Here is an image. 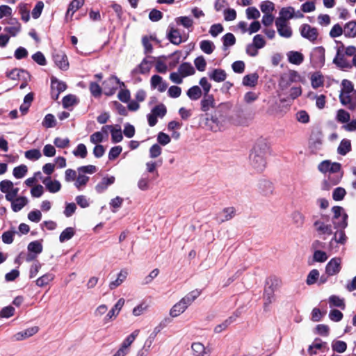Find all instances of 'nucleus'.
I'll use <instances>...</instances> for the list:
<instances>
[{
  "mask_svg": "<svg viewBox=\"0 0 356 356\" xmlns=\"http://www.w3.org/2000/svg\"><path fill=\"white\" fill-rule=\"evenodd\" d=\"M325 48L322 46L314 47L310 54V62L314 68H321L325 65Z\"/></svg>",
  "mask_w": 356,
  "mask_h": 356,
  "instance_id": "20e7f679",
  "label": "nucleus"
},
{
  "mask_svg": "<svg viewBox=\"0 0 356 356\" xmlns=\"http://www.w3.org/2000/svg\"><path fill=\"white\" fill-rule=\"evenodd\" d=\"M67 89V84L59 81L56 77L51 78V97L54 100H57L61 92Z\"/></svg>",
  "mask_w": 356,
  "mask_h": 356,
  "instance_id": "1a4fd4ad",
  "label": "nucleus"
},
{
  "mask_svg": "<svg viewBox=\"0 0 356 356\" xmlns=\"http://www.w3.org/2000/svg\"><path fill=\"white\" fill-rule=\"evenodd\" d=\"M149 58H151L153 60L156 59V58L150 57V56L149 57ZM152 63V61L148 60V57L143 58V60L141 61V63L131 70V74L132 77H135L136 75H137L138 74H148L151 70Z\"/></svg>",
  "mask_w": 356,
  "mask_h": 356,
  "instance_id": "9b49d317",
  "label": "nucleus"
},
{
  "mask_svg": "<svg viewBox=\"0 0 356 356\" xmlns=\"http://www.w3.org/2000/svg\"><path fill=\"white\" fill-rule=\"evenodd\" d=\"M275 26L278 32V34L285 38H289L292 36L293 31L290 26H289L287 22H284L280 19L275 20Z\"/></svg>",
  "mask_w": 356,
  "mask_h": 356,
  "instance_id": "ddd939ff",
  "label": "nucleus"
},
{
  "mask_svg": "<svg viewBox=\"0 0 356 356\" xmlns=\"http://www.w3.org/2000/svg\"><path fill=\"white\" fill-rule=\"evenodd\" d=\"M72 153L76 157L86 158L88 154L86 146L83 143H80L73 150Z\"/></svg>",
  "mask_w": 356,
  "mask_h": 356,
  "instance_id": "052dcab7",
  "label": "nucleus"
},
{
  "mask_svg": "<svg viewBox=\"0 0 356 356\" xmlns=\"http://www.w3.org/2000/svg\"><path fill=\"white\" fill-rule=\"evenodd\" d=\"M351 151V142L349 139L344 138L341 140L337 148V153L345 156Z\"/></svg>",
  "mask_w": 356,
  "mask_h": 356,
  "instance_id": "72a5a7b5",
  "label": "nucleus"
},
{
  "mask_svg": "<svg viewBox=\"0 0 356 356\" xmlns=\"http://www.w3.org/2000/svg\"><path fill=\"white\" fill-rule=\"evenodd\" d=\"M312 219L314 221L313 225L318 235L329 236L332 234V225L330 222V216L329 215L321 213L319 216H313Z\"/></svg>",
  "mask_w": 356,
  "mask_h": 356,
  "instance_id": "f03ea898",
  "label": "nucleus"
},
{
  "mask_svg": "<svg viewBox=\"0 0 356 356\" xmlns=\"http://www.w3.org/2000/svg\"><path fill=\"white\" fill-rule=\"evenodd\" d=\"M84 0H73L69 5L66 15L67 16L70 13L72 15L78 9L83 6Z\"/></svg>",
  "mask_w": 356,
  "mask_h": 356,
  "instance_id": "3c124183",
  "label": "nucleus"
},
{
  "mask_svg": "<svg viewBox=\"0 0 356 356\" xmlns=\"http://www.w3.org/2000/svg\"><path fill=\"white\" fill-rule=\"evenodd\" d=\"M294 13L295 10L291 6L282 8L280 11V17L277 19L287 22L288 19H292L294 17Z\"/></svg>",
  "mask_w": 356,
  "mask_h": 356,
  "instance_id": "c9c22d12",
  "label": "nucleus"
},
{
  "mask_svg": "<svg viewBox=\"0 0 356 356\" xmlns=\"http://www.w3.org/2000/svg\"><path fill=\"white\" fill-rule=\"evenodd\" d=\"M215 106V99L213 95H204L200 102V108L203 112H207L211 108Z\"/></svg>",
  "mask_w": 356,
  "mask_h": 356,
  "instance_id": "412c9836",
  "label": "nucleus"
},
{
  "mask_svg": "<svg viewBox=\"0 0 356 356\" xmlns=\"http://www.w3.org/2000/svg\"><path fill=\"white\" fill-rule=\"evenodd\" d=\"M202 293V291L195 289L189 292L180 301L188 308Z\"/></svg>",
  "mask_w": 356,
  "mask_h": 356,
  "instance_id": "393cba45",
  "label": "nucleus"
},
{
  "mask_svg": "<svg viewBox=\"0 0 356 356\" xmlns=\"http://www.w3.org/2000/svg\"><path fill=\"white\" fill-rule=\"evenodd\" d=\"M178 71L181 76L184 77L193 75L195 73V70L191 63L188 62L181 63L178 68Z\"/></svg>",
  "mask_w": 356,
  "mask_h": 356,
  "instance_id": "cd10ccee",
  "label": "nucleus"
},
{
  "mask_svg": "<svg viewBox=\"0 0 356 356\" xmlns=\"http://www.w3.org/2000/svg\"><path fill=\"white\" fill-rule=\"evenodd\" d=\"M300 35L302 38L308 40L309 41L314 43L318 36V29L316 27H312L308 24H303L300 27Z\"/></svg>",
  "mask_w": 356,
  "mask_h": 356,
  "instance_id": "6e6552de",
  "label": "nucleus"
},
{
  "mask_svg": "<svg viewBox=\"0 0 356 356\" xmlns=\"http://www.w3.org/2000/svg\"><path fill=\"white\" fill-rule=\"evenodd\" d=\"M221 112V108L218 107L215 110L214 113L211 115L210 118H207V124L211 127L212 131L216 132L220 131L223 127V119L222 117L218 116V114Z\"/></svg>",
  "mask_w": 356,
  "mask_h": 356,
  "instance_id": "9d476101",
  "label": "nucleus"
},
{
  "mask_svg": "<svg viewBox=\"0 0 356 356\" xmlns=\"http://www.w3.org/2000/svg\"><path fill=\"white\" fill-rule=\"evenodd\" d=\"M341 50L339 49L337 51L336 56L333 59V63L341 70L351 69L353 67V65L345 58L344 54H341L339 52Z\"/></svg>",
  "mask_w": 356,
  "mask_h": 356,
  "instance_id": "f3484780",
  "label": "nucleus"
},
{
  "mask_svg": "<svg viewBox=\"0 0 356 356\" xmlns=\"http://www.w3.org/2000/svg\"><path fill=\"white\" fill-rule=\"evenodd\" d=\"M55 277L54 274L51 273H47L42 276L38 277L36 281L35 284L38 286L43 287L47 286L49 282H51Z\"/></svg>",
  "mask_w": 356,
  "mask_h": 356,
  "instance_id": "4c0bfd02",
  "label": "nucleus"
},
{
  "mask_svg": "<svg viewBox=\"0 0 356 356\" xmlns=\"http://www.w3.org/2000/svg\"><path fill=\"white\" fill-rule=\"evenodd\" d=\"M187 309L186 306L184 305L180 300L177 302L173 307L171 308L170 311V315L172 317H177L179 316L181 314L184 313Z\"/></svg>",
  "mask_w": 356,
  "mask_h": 356,
  "instance_id": "58836bf2",
  "label": "nucleus"
},
{
  "mask_svg": "<svg viewBox=\"0 0 356 356\" xmlns=\"http://www.w3.org/2000/svg\"><path fill=\"white\" fill-rule=\"evenodd\" d=\"M74 234L75 231L73 227H67L60 233L59 236V241L60 243H64L71 239Z\"/></svg>",
  "mask_w": 356,
  "mask_h": 356,
  "instance_id": "a18cd8bd",
  "label": "nucleus"
},
{
  "mask_svg": "<svg viewBox=\"0 0 356 356\" xmlns=\"http://www.w3.org/2000/svg\"><path fill=\"white\" fill-rule=\"evenodd\" d=\"M223 49H227L228 47H232L236 43V38L232 33H227L222 37Z\"/></svg>",
  "mask_w": 356,
  "mask_h": 356,
  "instance_id": "c03bdc74",
  "label": "nucleus"
},
{
  "mask_svg": "<svg viewBox=\"0 0 356 356\" xmlns=\"http://www.w3.org/2000/svg\"><path fill=\"white\" fill-rule=\"evenodd\" d=\"M63 106L65 108H67L73 105L77 104L76 97L74 95H65L62 99Z\"/></svg>",
  "mask_w": 356,
  "mask_h": 356,
  "instance_id": "6e6d98bb",
  "label": "nucleus"
},
{
  "mask_svg": "<svg viewBox=\"0 0 356 356\" xmlns=\"http://www.w3.org/2000/svg\"><path fill=\"white\" fill-rule=\"evenodd\" d=\"M293 224L297 227H302L305 224V217L300 211H295L291 213Z\"/></svg>",
  "mask_w": 356,
  "mask_h": 356,
  "instance_id": "ea45409f",
  "label": "nucleus"
},
{
  "mask_svg": "<svg viewBox=\"0 0 356 356\" xmlns=\"http://www.w3.org/2000/svg\"><path fill=\"white\" fill-rule=\"evenodd\" d=\"M270 154V147L263 140H259L253 147L250 156V162L252 167L257 172H262L266 167V156Z\"/></svg>",
  "mask_w": 356,
  "mask_h": 356,
  "instance_id": "f257e3e1",
  "label": "nucleus"
},
{
  "mask_svg": "<svg viewBox=\"0 0 356 356\" xmlns=\"http://www.w3.org/2000/svg\"><path fill=\"white\" fill-rule=\"evenodd\" d=\"M17 233L15 230L4 232L1 236L2 241L5 244H11L14 241V235Z\"/></svg>",
  "mask_w": 356,
  "mask_h": 356,
  "instance_id": "338daca9",
  "label": "nucleus"
},
{
  "mask_svg": "<svg viewBox=\"0 0 356 356\" xmlns=\"http://www.w3.org/2000/svg\"><path fill=\"white\" fill-rule=\"evenodd\" d=\"M43 184L45 185L47 189L50 193H56L60 190L61 184L58 180L52 181L51 180L50 177H48L45 178L42 181Z\"/></svg>",
  "mask_w": 356,
  "mask_h": 356,
  "instance_id": "bb28decb",
  "label": "nucleus"
},
{
  "mask_svg": "<svg viewBox=\"0 0 356 356\" xmlns=\"http://www.w3.org/2000/svg\"><path fill=\"white\" fill-rule=\"evenodd\" d=\"M341 259L339 257H334L330 259L325 266V273L328 275H335L341 270Z\"/></svg>",
  "mask_w": 356,
  "mask_h": 356,
  "instance_id": "4468645a",
  "label": "nucleus"
},
{
  "mask_svg": "<svg viewBox=\"0 0 356 356\" xmlns=\"http://www.w3.org/2000/svg\"><path fill=\"white\" fill-rule=\"evenodd\" d=\"M53 59L55 64L62 70H67L69 67V63L67 56L62 53H56L53 55Z\"/></svg>",
  "mask_w": 356,
  "mask_h": 356,
  "instance_id": "aec40b11",
  "label": "nucleus"
},
{
  "mask_svg": "<svg viewBox=\"0 0 356 356\" xmlns=\"http://www.w3.org/2000/svg\"><path fill=\"white\" fill-rule=\"evenodd\" d=\"M319 271L317 269H312L307 276L306 283L307 285H313L318 283Z\"/></svg>",
  "mask_w": 356,
  "mask_h": 356,
  "instance_id": "8fccbe9b",
  "label": "nucleus"
},
{
  "mask_svg": "<svg viewBox=\"0 0 356 356\" xmlns=\"http://www.w3.org/2000/svg\"><path fill=\"white\" fill-rule=\"evenodd\" d=\"M344 36L349 38L356 37V21H350L344 25Z\"/></svg>",
  "mask_w": 356,
  "mask_h": 356,
  "instance_id": "c756f323",
  "label": "nucleus"
},
{
  "mask_svg": "<svg viewBox=\"0 0 356 356\" xmlns=\"http://www.w3.org/2000/svg\"><path fill=\"white\" fill-rule=\"evenodd\" d=\"M288 61L293 65H300L304 61V55L297 51H290L286 54Z\"/></svg>",
  "mask_w": 356,
  "mask_h": 356,
  "instance_id": "5701e85b",
  "label": "nucleus"
},
{
  "mask_svg": "<svg viewBox=\"0 0 356 356\" xmlns=\"http://www.w3.org/2000/svg\"><path fill=\"white\" fill-rule=\"evenodd\" d=\"M38 330H39V328L37 326L29 327L23 331L17 332L15 334H14L13 339L15 341L24 340L25 339H27L30 337L33 336L38 332Z\"/></svg>",
  "mask_w": 356,
  "mask_h": 356,
  "instance_id": "6ab92c4d",
  "label": "nucleus"
},
{
  "mask_svg": "<svg viewBox=\"0 0 356 356\" xmlns=\"http://www.w3.org/2000/svg\"><path fill=\"white\" fill-rule=\"evenodd\" d=\"M214 43L209 40H204L200 42V49L207 54H211L215 49Z\"/></svg>",
  "mask_w": 356,
  "mask_h": 356,
  "instance_id": "a19ab883",
  "label": "nucleus"
},
{
  "mask_svg": "<svg viewBox=\"0 0 356 356\" xmlns=\"http://www.w3.org/2000/svg\"><path fill=\"white\" fill-rule=\"evenodd\" d=\"M293 83L291 82V80L288 77L286 74H283L280 76V78L278 81V87L280 90H286Z\"/></svg>",
  "mask_w": 356,
  "mask_h": 356,
  "instance_id": "4d7b16f0",
  "label": "nucleus"
},
{
  "mask_svg": "<svg viewBox=\"0 0 356 356\" xmlns=\"http://www.w3.org/2000/svg\"><path fill=\"white\" fill-rule=\"evenodd\" d=\"M353 83L348 79L341 81V89L339 94V100L341 104L347 106L350 103V93L354 92Z\"/></svg>",
  "mask_w": 356,
  "mask_h": 356,
  "instance_id": "39448f33",
  "label": "nucleus"
},
{
  "mask_svg": "<svg viewBox=\"0 0 356 356\" xmlns=\"http://www.w3.org/2000/svg\"><path fill=\"white\" fill-rule=\"evenodd\" d=\"M186 95L191 100L197 101L202 97V91L198 86H193L187 90Z\"/></svg>",
  "mask_w": 356,
  "mask_h": 356,
  "instance_id": "473e14b6",
  "label": "nucleus"
},
{
  "mask_svg": "<svg viewBox=\"0 0 356 356\" xmlns=\"http://www.w3.org/2000/svg\"><path fill=\"white\" fill-rule=\"evenodd\" d=\"M21 74H28V72L24 70L15 68L7 72L6 76L13 80H17L19 79Z\"/></svg>",
  "mask_w": 356,
  "mask_h": 356,
  "instance_id": "0e129e2a",
  "label": "nucleus"
},
{
  "mask_svg": "<svg viewBox=\"0 0 356 356\" xmlns=\"http://www.w3.org/2000/svg\"><path fill=\"white\" fill-rule=\"evenodd\" d=\"M89 90L94 97H99L102 93V89L96 82H90Z\"/></svg>",
  "mask_w": 356,
  "mask_h": 356,
  "instance_id": "69168bd1",
  "label": "nucleus"
},
{
  "mask_svg": "<svg viewBox=\"0 0 356 356\" xmlns=\"http://www.w3.org/2000/svg\"><path fill=\"white\" fill-rule=\"evenodd\" d=\"M151 113H152L156 116L162 118L167 113V108L163 104H159L152 109Z\"/></svg>",
  "mask_w": 356,
  "mask_h": 356,
  "instance_id": "13d9d810",
  "label": "nucleus"
},
{
  "mask_svg": "<svg viewBox=\"0 0 356 356\" xmlns=\"http://www.w3.org/2000/svg\"><path fill=\"white\" fill-rule=\"evenodd\" d=\"M332 349L334 352L343 353L347 349V344L343 341L334 340L332 342Z\"/></svg>",
  "mask_w": 356,
  "mask_h": 356,
  "instance_id": "49530a36",
  "label": "nucleus"
},
{
  "mask_svg": "<svg viewBox=\"0 0 356 356\" xmlns=\"http://www.w3.org/2000/svg\"><path fill=\"white\" fill-rule=\"evenodd\" d=\"M10 202L13 211L14 212H18L28 204L29 201L26 197L22 196L16 197L15 200L11 201Z\"/></svg>",
  "mask_w": 356,
  "mask_h": 356,
  "instance_id": "c85d7f7f",
  "label": "nucleus"
},
{
  "mask_svg": "<svg viewBox=\"0 0 356 356\" xmlns=\"http://www.w3.org/2000/svg\"><path fill=\"white\" fill-rule=\"evenodd\" d=\"M42 125L47 129L56 127V120L54 115L51 113L47 114L42 122Z\"/></svg>",
  "mask_w": 356,
  "mask_h": 356,
  "instance_id": "09e8293b",
  "label": "nucleus"
},
{
  "mask_svg": "<svg viewBox=\"0 0 356 356\" xmlns=\"http://www.w3.org/2000/svg\"><path fill=\"white\" fill-rule=\"evenodd\" d=\"M208 76L211 80L218 83L224 81L227 78L226 72L220 68L213 69L209 72Z\"/></svg>",
  "mask_w": 356,
  "mask_h": 356,
  "instance_id": "b1692460",
  "label": "nucleus"
},
{
  "mask_svg": "<svg viewBox=\"0 0 356 356\" xmlns=\"http://www.w3.org/2000/svg\"><path fill=\"white\" fill-rule=\"evenodd\" d=\"M167 39L173 44L179 45L187 40L188 38L183 37L178 29L173 24H170L166 31Z\"/></svg>",
  "mask_w": 356,
  "mask_h": 356,
  "instance_id": "0eeeda50",
  "label": "nucleus"
},
{
  "mask_svg": "<svg viewBox=\"0 0 356 356\" xmlns=\"http://www.w3.org/2000/svg\"><path fill=\"white\" fill-rule=\"evenodd\" d=\"M259 79V75L257 73H252L245 75L243 78L242 84L244 86L248 87H254L257 83Z\"/></svg>",
  "mask_w": 356,
  "mask_h": 356,
  "instance_id": "7c9ffc66",
  "label": "nucleus"
},
{
  "mask_svg": "<svg viewBox=\"0 0 356 356\" xmlns=\"http://www.w3.org/2000/svg\"><path fill=\"white\" fill-rule=\"evenodd\" d=\"M311 83L313 88L316 89L323 86L324 79L320 72H316L311 76Z\"/></svg>",
  "mask_w": 356,
  "mask_h": 356,
  "instance_id": "79ce46f5",
  "label": "nucleus"
},
{
  "mask_svg": "<svg viewBox=\"0 0 356 356\" xmlns=\"http://www.w3.org/2000/svg\"><path fill=\"white\" fill-rule=\"evenodd\" d=\"M350 114L343 109H339L337 113V120L341 123H346L350 120Z\"/></svg>",
  "mask_w": 356,
  "mask_h": 356,
  "instance_id": "774afa93",
  "label": "nucleus"
},
{
  "mask_svg": "<svg viewBox=\"0 0 356 356\" xmlns=\"http://www.w3.org/2000/svg\"><path fill=\"white\" fill-rule=\"evenodd\" d=\"M28 168L26 165L22 164L14 168L13 174L16 179L23 178L27 173Z\"/></svg>",
  "mask_w": 356,
  "mask_h": 356,
  "instance_id": "864d4df0",
  "label": "nucleus"
},
{
  "mask_svg": "<svg viewBox=\"0 0 356 356\" xmlns=\"http://www.w3.org/2000/svg\"><path fill=\"white\" fill-rule=\"evenodd\" d=\"M124 304V299L120 298L118 302L115 304L113 307L107 313L106 316L104 318V323L106 324L111 321H112L119 314L120 310L122 309L123 305Z\"/></svg>",
  "mask_w": 356,
  "mask_h": 356,
  "instance_id": "f8f14e48",
  "label": "nucleus"
},
{
  "mask_svg": "<svg viewBox=\"0 0 356 356\" xmlns=\"http://www.w3.org/2000/svg\"><path fill=\"white\" fill-rule=\"evenodd\" d=\"M139 334V330H136L131 334L126 337V339L122 341L121 346L129 350V347L131 344L134 341L136 337Z\"/></svg>",
  "mask_w": 356,
  "mask_h": 356,
  "instance_id": "5fc2aeb1",
  "label": "nucleus"
},
{
  "mask_svg": "<svg viewBox=\"0 0 356 356\" xmlns=\"http://www.w3.org/2000/svg\"><path fill=\"white\" fill-rule=\"evenodd\" d=\"M24 155L27 159L31 161L38 160L42 156L40 151L38 149L27 150L25 152Z\"/></svg>",
  "mask_w": 356,
  "mask_h": 356,
  "instance_id": "e2e57ef3",
  "label": "nucleus"
},
{
  "mask_svg": "<svg viewBox=\"0 0 356 356\" xmlns=\"http://www.w3.org/2000/svg\"><path fill=\"white\" fill-rule=\"evenodd\" d=\"M128 275V272L125 269H122L120 270V272L118 274V277L115 280L112 281L109 284V288L110 289L113 290L118 286H119L127 278Z\"/></svg>",
  "mask_w": 356,
  "mask_h": 356,
  "instance_id": "2f4dec72",
  "label": "nucleus"
},
{
  "mask_svg": "<svg viewBox=\"0 0 356 356\" xmlns=\"http://www.w3.org/2000/svg\"><path fill=\"white\" fill-rule=\"evenodd\" d=\"M235 213L236 210L234 207L225 208L222 211L216 215L215 220L218 224H221L233 218L235 216Z\"/></svg>",
  "mask_w": 356,
  "mask_h": 356,
  "instance_id": "2eb2a0df",
  "label": "nucleus"
},
{
  "mask_svg": "<svg viewBox=\"0 0 356 356\" xmlns=\"http://www.w3.org/2000/svg\"><path fill=\"white\" fill-rule=\"evenodd\" d=\"M343 176V173H330L327 175V179L323 181L322 188L323 190H330V188L337 185Z\"/></svg>",
  "mask_w": 356,
  "mask_h": 356,
  "instance_id": "dca6fc26",
  "label": "nucleus"
},
{
  "mask_svg": "<svg viewBox=\"0 0 356 356\" xmlns=\"http://www.w3.org/2000/svg\"><path fill=\"white\" fill-rule=\"evenodd\" d=\"M343 229H338L334 233L332 241H334L337 243L344 244L346 241V236Z\"/></svg>",
  "mask_w": 356,
  "mask_h": 356,
  "instance_id": "680f3d73",
  "label": "nucleus"
},
{
  "mask_svg": "<svg viewBox=\"0 0 356 356\" xmlns=\"http://www.w3.org/2000/svg\"><path fill=\"white\" fill-rule=\"evenodd\" d=\"M327 347V343L322 341L319 338H316L308 348L309 354L312 356L317 354V350H321Z\"/></svg>",
  "mask_w": 356,
  "mask_h": 356,
  "instance_id": "a878e982",
  "label": "nucleus"
},
{
  "mask_svg": "<svg viewBox=\"0 0 356 356\" xmlns=\"http://www.w3.org/2000/svg\"><path fill=\"white\" fill-rule=\"evenodd\" d=\"M150 85L152 89L157 88L160 92L165 91L168 88L167 83L158 74H154L151 77Z\"/></svg>",
  "mask_w": 356,
  "mask_h": 356,
  "instance_id": "a211bd4d",
  "label": "nucleus"
},
{
  "mask_svg": "<svg viewBox=\"0 0 356 356\" xmlns=\"http://www.w3.org/2000/svg\"><path fill=\"white\" fill-rule=\"evenodd\" d=\"M28 252L39 254L42 252V244L40 241H34L29 243L27 247Z\"/></svg>",
  "mask_w": 356,
  "mask_h": 356,
  "instance_id": "de8ad7c7",
  "label": "nucleus"
},
{
  "mask_svg": "<svg viewBox=\"0 0 356 356\" xmlns=\"http://www.w3.org/2000/svg\"><path fill=\"white\" fill-rule=\"evenodd\" d=\"M175 21L178 26H182L186 29L192 28L193 26V19L188 16H180L175 19Z\"/></svg>",
  "mask_w": 356,
  "mask_h": 356,
  "instance_id": "e433bc0d",
  "label": "nucleus"
},
{
  "mask_svg": "<svg viewBox=\"0 0 356 356\" xmlns=\"http://www.w3.org/2000/svg\"><path fill=\"white\" fill-rule=\"evenodd\" d=\"M333 217L332 222L335 229H345L348 226V215L343 207L334 206L332 208Z\"/></svg>",
  "mask_w": 356,
  "mask_h": 356,
  "instance_id": "7ed1b4c3",
  "label": "nucleus"
},
{
  "mask_svg": "<svg viewBox=\"0 0 356 356\" xmlns=\"http://www.w3.org/2000/svg\"><path fill=\"white\" fill-rule=\"evenodd\" d=\"M115 178L114 176L104 177L102 181L95 186V191L97 193H102L107 188L114 184Z\"/></svg>",
  "mask_w": 356,
  "mask_h": 356,
  "instance_id": "4be33fe9",
  "label": "nucleus"
},
{
  "mask_svg": "<svg viewBox=\"0 0 356 356\" xmlns=\"http://www.w3.org/2000/svg\"><path fill=\"white\" fill-rule=\"evenodd\" d=\"M259 188L264 195H268L273 192V184L269 181L263 180L259 183Z\"/></svg>",
  "mask_w": 356,
  "mask_h": 356,
  "instance_id": "bf43d9fd",
  "label": "nucleus"
},
{
  "mask_svg": "<svg viewBox=\"0 0 356 356\" xmlns=\"http://www.w3.org/2000/svg\"><path fill=\"white\" fill-rule=\"evenodd\" d=\"M193 356H209L204 346L200 342H194L191 346Z\"/></svg>",
  "mask_w": 356,
  "mask_h": 356,
  "instance_id": "f704fd0d",
  "label": "nucleus"
},
{
  "mask_svg": "<svg viewBox=\"0 0 356 356\" xmlns=\"http://www.w3.org/2000/svg\"><path fill=\"white\" fill-rule=\"evenodd\" d=\"M329 303L330 307H337L342 309L346 307L343 299L335 295H332L329 298Z\"/></svg>",
  "mask_w": 356,
  "mask_h": 356,
  "instance_id": "603ef678",
  "label": "nucleus"
},
{
  "mask_svg": "<svg viewBox=\"0 0 356 356\" xmlns=\"http://www.w3.org/2000/svg\"><path fill=\"white\" fill-rule=\"evenodd\" d=\"M264 307L266 310V308L275 300V293L271 289H264Z\"/></svg>",
  "mask_w": 356,
  "mask_h": 356,
  "instance_id": "37998d69",
  "label": "nucleus"
},
{
  "mask_svg": "<svg viewBox=\"0 0 356 356\" xmlns=\"http://www.w3.org/2000/svg\"><path fill=\"white\" fill-rule=\"evenodd\" d=\"M104 86L105 94L108 96L113 95L117 90L118 86L121 88L125 87L124 82L121 81L117 76L113 74L107 80L103 82Z\"/></svg>",
  "mask_w": 356,
  "mask_h": 356,
  "instance_id": "423d86ee",
  "label": "nucleus"
}]
</instances>
